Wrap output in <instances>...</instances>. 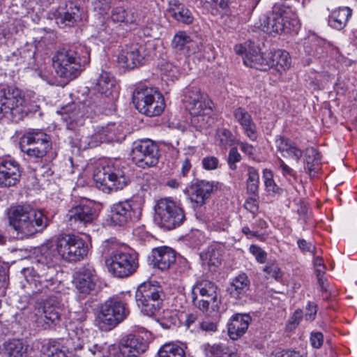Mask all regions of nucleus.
Masks as SVG:
<instances>
[{
    "instance_id": "obj_16",
    "label": "nucleus",
    "mask_w": 357,
    "mask_h": 357,
    "mask_svg": "<svg viewBox=\"0 0 357 357\" xmlns=\"http://www.w3.org/2000/svg\"><path fill=\"white\" fill-rule=\"evenodd\" d=\"M97 215L94 203L84 199L68 211L66 220L73 229H76L91 224Z\"/></svg>"
},
{
    "instance_id": "obj_49",
    "label": "nucleus",
    "mask_w": 357,
    "mask_h": 357,
    "mask_svg": "<svg viewBox=\"0 0 357 357\" xmlns=\"http://www.w3.org/2000/svg\"><path fill=\"white\" fill-rule=\"evenodd\" d=\"M264 271L267 274L268 278H273L278 280L282 277L280 268L276 264H268L264 268Z\"/></svg>"
},
{
    "instance_id": "obj_27",
    "label": "nucleus",
    "mask_w": 357,
    "mask_h": 357,
    "mask_svg": "<svg viewBox=\"0 0 357 357\" xmlns=\"http://www.w3.org/2000/svg\"><path fill=\"white\" fill-rule=\"evenodd\" d=\"M151 257V263L153 266L161 271L169 269L176 261L174 251L168 247H160L153 249Z\"/></svg>"
},
{
    "instance_id": "obj_45",
    "label": "nucleus",
    "mask_w": 357,
    "mask_h": 357,
    "mask_svg": "<svg viewBox=\"0 0 357 357\" xmlns=\"http://www.w3.org/2000/svg\"><path fill=\"white\" fill-rule=\"evenodd\" d=\"M172 16L178 21L189 24L192 22L193 17L190 11L185 8H178L174 10Z\"/></svg>"
},
{
    "instance_id": "obj_60",
    "label": "nucleus",
    "mask_w": 357,
    "mask_h": 357,
    "mask_svg": "<svg viewBox=\"0 0 357 357\" xmlns=\"http://www.w3.org/2000/svg\"><path fill=\"white\" fill-rule=\"evenodd\" d=\"M297 244L298 248L303 252H310L313 253L315 249L314 246H313L310 242L306 241L303 238L298 239L297 241Z\"/></svg>"
},
{
    "instance_id": "obj_5",
    "label": "nucleus",
    "mask_w": 357,
    "mask_h": 357,
    "mask_svg": "<svg viewBox=\"0 0 357 357\" xmlns=\"http://www.w3.org/2000/svg\"><path fill=\"white\" fill-rule=\"evenodd\" d=\"M259 27L268 34L289 33L297 32L300 23L296 13L290 7L282 4L275 6L269 15L261 17Z\"/></svg>"
},
{
    "instance_id": "obj_15",
    "label": "nucleus",
    "mask_w": 357,
    "mask_h": 357,
    "mask_svg": "<svg viewBox=\"0 0 357 357\" xmlns=\"http://www.w3.org/2000/svg\"><path fill=\"white\" fill-rule=\"evenodd\" d=\"M131 157L133 162L141 168L155 166L160 158L159 147L149 139L135 142L132 146Z\"/></svg>"
},
{
    "instance_id": "obj_47",
    "label": "nucleus",
    "mask_w": 357,
    "mask_h": 357,
    "mask_svg": "<svg viewBox=\"0 0 357 357\" xmlns=\"http://www.w3.org/2000/svg\"><path fill=\"white\" fill-rule=\"evenodd\" d=\"M9 285V278L6 268L0 264V296H4Z\"/></svg>"
},
{
    "instance_id": "obj_17",
    "label": "nucleus",
    "mask_w": 357,
    "mask_h": 357,
    "mask_svg": "<svg viewBox=\"0 0 357 357\" xmlns=\"http://www.w3.org/2000/svg\"><path fill=\"white\" fill-rule=\"evenodd\" d=\"M51 145L50 136L42 131L29 132L20 139L22 151L36 158L44 157Z\"/></svg>"
},
{
    "instance_id": "obj_50",
    "label": "nucleus",
    "mask_w": 357,
    "mask_h": 357,
    "mask_svg": "<svg viewBox=\"0 0 357 357\" xmlns=\"http://www.w3.org/2000/svg\"><path fill=\"white\" fill-rule=\"evenodd\" d=\"M126 8L123 7H116L112 9L111 12V20L119 26H121V22L123 21V15H125Z\"/></svg>"
},
{
    "instance_id": "obj_22",
    "label": "nucleus",
    "mask_w": 357,
    "mask_h": 357,
    "mask_svg": "<svg viewBox=\"0 0 357 357\" xmlns=\"http://www.w3.org/2000/svg\"><path fill=\"white\" fill-rule=\"evenodd\" d=\"M147 56L145 45L134 43L121 50L118 56V62L124 68L133 69L143 65Z\"/></svg>"
},
{
    "instance_id": "obj_31",
    "label": "nucleus",
    "mask_w": 357,
    "mask_h": 357,
    "mask_svg": "<svg viewBox=\"0 0 357 357\" xmlns=\"http://www.w3.org/2000/svg\"><path fill=\"white\" fill-rule=\"evenodd\" d=\"M172 47L177 51H183L185 54H194L199 50L197 43L185 31L175 34L172 41Z\"/></svg>"
},
{
    "instance_id": "obj_35",
    "label": "nucleus",
    "mask_w": 357,
    "mask_h": 357,
    "mask_svg": "<svg viewBox=\"0 0 357 357\" xmlns=\"http://www.w3.org/2000/svg\"><path fill=\"white\" fill-rule=\"evenodd\" d=\"M96 90L106 97L112 95L117 91L116 79L109 73L102 71L97 79Z\"/></svg>"
},
{
    "instance_id": "obj_61",
    "label": "nucleus",
    "mask_w": 357,
    "mask_h": 357,
    "mask_svg": "<svg viewBox=\"0 0 357 357\" xmlns=\"http://www.w3.org/2000/svg\"><path fill=\"white\" fill-rule=\"evenodd\" d=\"M271 357H302V356L296 351L284 350L272 354Z\"/></svg>"
},
{
    "instance_id": "obj_25",
    "label": "nucleus",
    "mask_w": 357,
    "mask_h": 357,
    "mask_svg": "<svg viewBox=\"0 0 357 357\" xmlns=\"http://www.w3.org/2000/svg\"><path fill=\"white\" fill-rule=\"evenodd\" d=\"M234 121L238 123L245 135L252 141L257 138V129L251 114L243 107H237L232 111Z\"/></svg>"
},
{
    "instance_id": "obj_55",
    "label": "nucleus",
    "mask_w": 357,
    "mask_h": 357,
    "mask_svg": "<svg viewBox=\"0 0 357 357\" xmlns=\"http://www.w3.org/2000/svg\"><path fill=\"white\" fill-rule=\"evenodd\" d=\"M311 344L314 348L319 349L321 347L324 337L323 335L320 332L312 333L310 336Z\"/></svg>"
},
{
    "instance_id": "obj_29",
    "label": "nucleus",
    "mask_w": 357,
    "mask_h": 357,
    "mask_svg": "<svg viewBox=\"0 0 357 357\" xmlns=\"http://www.w3.org/2000/svg\"><path fill=\"white\" fill-rule=\"evenodd\" d=\"M214 185L212 182L204 180L197 181L191 186L190 199L192 202L202 206L211 197Z\"/></svg>"
},
{
    "instance_id": "obj_28",
    "label": "nucleus",
    "mask_w": 357,
    "mask_h": 357,
    "mask_svg": "<svg viewBox=\"0 0 357 357\" xmlns=\"http://www.w3.org/2000/svg\"><path fill=\"white\" fill-rule=\"evenodd\" d=\"M251 317L247 314H236L233 315L227 324L228 334L231 339L237 340L248 330Z\"/></svg>"
},
{
    "instance_id": "obj_63",
    "label": "nucleus",
    "mask_w": 357,
    "mask_h": 357,
    "mask_svg": "<svg viewBox=\"0 0 357 357\" xmlns=\"http://www.w3.org/2000/svg\"><path fill=\"white\" fill-rule=\"evenodd\" d=\"M202 330L206 332H214L217 331V325L211 321H204L200 324Z\"/></svg>"
},
{
    "instance_id": "obj_11",
    "label": "nucleus",
    "mask_w": 357,
    "mask_h": 357,
    "mask_svg": "<svg viewBox=\"0 0 357 357\" xmlns=\"http://www.w3.org/2000/svg\"><path fill=\"white\" fill-rule=\"evenodd\" d=\"M25 102L22 91L15 86L0 85V114L17 121L23 117Z\"/></svg>"
},
{
    "instance_id": "obj_64",
    "label": "nucleus",
    "mask_w": 357,
    "mask_h": 357,
    "mask_svg": "<svg viewBox=\"0 0 357 357\" xmlns=\"http://www.w3.org/2000/svg\"><path fill=\"white\" fill-rule=\"evenodd\" d=\"M245 208L252 213H255L258 210V206L256 200L253 198L248 199L245 202Z\"/></svg>"
},
{
    "instance_id": "obj_46",
    "label": "nucleus",
    "mask_w": 357,
    "mask_h": 357,
    "mask_svg": "<svg viewBox=\"0 0 357 357\" xmlns=\"http://www.w3.org/2000/svg\"><path fill=\"white\" fill-rule=\"evenodd\" d=\"M14 28L10 24L0 26V45L12 40Z\"/></svg>"
},
{
    "instance_id": "obj_21",
    "label": "nucleus",
    "mask_w": 357,
    "mask_h": 357,
    "mask_svg": "<svg viewBox=\"0 0 357 357\" xmlns=\"http://www.w3.org/2000/svg\"><path fill=\"white\" fill-rule=\"evenodd\" d=\"M56 23L62 26H73L82 20V12L75 3L61 2L58 8L52 11Z\"/></svg>"
},
{
    "instance_id": "obj_12",
    "label": "nucleus",
    "mask_w": 357,
    "mask_h": 357,
    "mask_svg": "<svg viewBox=\"0 0 357 357\" xmlns=\"http://www.w3.org/2000/svg\"><path fill=\"white\" fill-rule=\"evenodd\" d=\"M128 314L129 310L125 303L117 298H110L100 305L96 321L102 331H110Z\"/></svg>"
},
{
    "instance_id": "obj_34",
    "label": "nucleus",
    "mask_w": 357,
    "mask_h": 357,
    "mask_svg": "<svg viewBox=\"0 0 357 357\" xmlns=\"http://www.w3.org/2000/svg\"><path fill=\"white\" fill-rule=\"evenodd\" d=\"M352 10L349 7L339 8L333 10L328 16V25L336 30H342L351 17Z\"/></svg>"
},
{
    "instance_id": "obj_59",
    "label": "nucleus",
    "mask_w": 357,
    "mask_h": 357,
    "mask_svg": "<svg viewBox=\"0 0 357 357\" xmlns=\"http://www.w3.org/2000/svg\"><path fill=\"white\" fill-rule=\"evenodd\" d=\"M236 144L240 146L241 150L246 155L251 156L255 154V149L253 146L246 142H240L238 140L236 142Z\"/></svg>"
},
{
    "instance_id": "obj_10",
    "label": "nucleus",
    "mask_w": 357,
    "mask_h": 357,
    "mask_svg": "<svg viewBox=\"0 0 357 357\" xmlns=\"http://www.w3.org/2000/svg\"><path fill=\"white\" fill-rule=\"evenodd\" d=\"M154 219L161 227L167 229H175L185 220L183 208L170 198L159 199L154 207Z\"/></svg>"
},
{
    "instance_id": "obj_43",
    "label": "nucleus",
    "mask_w": 357,
    "mask_h": 357,
    "mask_svg": "<svg viewBox=\"0 0 357 357\" xmlns=\"http://www.w3.org/2000/svg\"><path fill=\"white\" fill-rule=\"evenodd\" d=\"M305 157L307 163L306 169L310 172L314 170V166L320 163L321 155L316 149L310 147L305 151Z\"/></svg>"
},
{
    "instance_id": "obj_1",
    "label": "nucleus",
    "mask_w": 357,
    "mask_h": 357,
    "mask_svg": "<svg viewBox=\"0 0 357 357\" xmlns=\"http://www.w3.org/2000/svg\"><path fill=\"white\" fill-rule=\"evenodd\" d=\"M88 252V245L81 237L70 234L56 236L38 248L33 266L22 270L24 281L20 282L21 288L30 297L56 291L59 285L56 278L57 257L76 262L84 259Z\"/></svg>"
},
{
    "instance_id": "obj_52",
    "label": "nucleus",
    "mask_w": 357,
    "mask_h": 357,
    "mask_svg": "<svg viewBox=\"0 0 357 357\" xmlns=\"http://www.w3.org/2000/svg\"><path fill=\"white\" fill-rule=\"evenodd\" d=\"M249 250L259 263L264 264L266 261V253L260 247L251 245Z\"/></svg>"
},
{
    "instance_id": "obj_42",
    "label": "nucleus",
    "mask_w": 357,
    "mask_h": 357,
    "mask_svg": "<svg viewBox=\"0 0 357 357\" xmlns=\"http://www.w3.org/2000/svg\"><path fill=\"white\" fill-rule=\"evenodd\" d=\"M212 112H208V114H204L200 112L199 114H191V123L197 128H206L209 126L213 121L211 117Z\"/></svg>"
},
{
    "instance_id": "obj_62",
    "label": "nucleus",
    "mask_w": 357,
    "mask_h": 357,
    "mask_svg": "<svg viewBox=\"0 0 357 357\" xmlns=\"http://www.w3.org/2000/svg\"><path fill=\"white\" fill-rule=\"evenodd\" d=\"M40 76L42 79L45 80L47 83L50 84H54L56 82V77L53 73H49L45 69L41 70L39 73Z\"/></svg>"
},
{
    "instance_id": "obj_24",
    "label": "nucleus",
    "mask_w": 357,
    "mask_h": 357,
    "mask_svg": "<svg viewBox=\"0 0 357 357\" xmlns=\"http://www.w3.org/2000/svg\"><path fill=\"white\" fill-rule=\"evenodd\" d=\"M84 341L77 334H70V337L62 346H49V357H75V351L83 347Z\"/></svg>"
},
{
    "instance_id": "obj_58",
    "label": "nucleus",
    "mask_w": 357,
    "mask_h": 357,
    "mask_svg": "<svg viewBox=\"0 0 357 357\" xmlns=\"http://www.w3.org/2000/svg\"><path fill=\"white\" fill-rule=\"evenodd\" d=\"M206 351L209 357H218L222 353V348L219 344L208 345Z\"/></svg>"
},
{
    "instance_id": "obj_8",
    "label": "nucleus",
    "mask_w": 357,
    "mask_h": 357,
    "mask_svg": "<svg viewBox=\"0 0 357 357\" xmlns=\"http://www.w3.org/2000/svg\"><path fill=\"white\" fill-rule=\"evenodd\" d=\"M132 102L135 108L147 116L160 115L165 103L162 95L153 88L137 86L132 93Z\"/></svg>"
},
{
    "instance_id": "obj_44",
    "label": "nucleus",
    "mask_w": 357,
    "mask_h": 357,
    "mask_svg": "<svg viewBox=\"0 0 357 357\" xmlns=\"http://www.w3.org/2000/svg\"><path fill=\"white\" fill-rule=\"evenodd\" d=\"M204 260L209 266H218L221 263L220 251L214 248H209L205 254Z\"/></svg>"
},
{
    "instance_id": "obj_53",
    "label": "nucleus",
    "mask_w": 357,
    "mask_h": 357,
    "mask_svg": "<svg viewBox=\"0 0 357 357\" xmlns=\"http://www.w3.org/2000/svg\"><path fill=\"white\" fill-rule=\"evenodd\" d=\"M293 144L284 137H278L275 140V146L278 151L283 155Z\"/></svg>"
},
{
    "instance_id": "obj_4",
    "label": "nucleus",
    "mask_w": 357,
    "mask_h": 357,
    "mask_svg": "<svg viewBox=\"0 0 357 357\" xmlns=\"http://www.w3.org/2000/svg\"><path fill=\"white\" fill-rule=\"evenodd\" d=\"M125 170L119 161H102L94 169L93 178L98 189L109 193L128 184L130 178Z\"/></svg>"
},
{
    "instance_id": "obj_19",
    "label": "nucleus",
    "mask_w": 357,
    "mask_h": 357,
    "mask_svg": "<svg viewBox=\"0 0 357 357\" xmlns=\"http://www.w3.org/2000/svg\"><path fill=\"white\" fill-rule=\"evenodd\" d=\"M141 208L132 199L114 204L111 209L110 220L114 225L124 226L134 219H138Z\"/></svg>"
},
{
    "instance_id": "obj_36",
    "label": "nucleus",
    "mask_w": 357,
    "mask_h": 357,
    "mask_svg": "<svg viewBox=\"0 0 357 357\" xmlns=\"http://www.w3.org/2000/svg\"><path fill=\"white\" fill-rule=\"evenodd\" d=\"M101 138L105 142H120L124 139L123 128L121 125L116 123H108L105 126L98 128Z\"/></svg>"
},
{
    "instance_id": "obj_20",
    "label": "nucleus",
    "mask_w": 357,
    "mask_h": 357,
    "mask_svg": "<svg viewBox=\"0 0 357 357\" xmlns=\"http://www.w3.org/2000/svg\"><path fill=\"white\" fill-rule=\"evenodd\" d=\"M148 342L141 335L128 334L121 337L114 357H139L148 349Z\"/></svg>"
},
{
    "instance_id": "obj_37",
    "label": "nucleus",
    "mask_w": 357,
    "mask_h": 357,
    "mask_svg": "<svg viewBox=\"0 0 357 357\" xmlns=\"http://www.w3.org/2000/svg\"><path fill=\"white\" fill-rule=\"evenodd\" d=\"M158 357H185L184 349L176 343L163 344L158 352Z\"/></svg>"
},
{
    "instance_id": "obj_9",
    "label": "nucleus",
    "mask_w": 357,
    "mask_h": 357,
    "mask_svg": "<svg viewBox=\"0 0 357 357\" xmlns=\"http://www.w3.org/2000/svg\"><path fill=\"white\" fill-rule=\"evenodd\" d=\"M162 288L158 282H146L137 287L135 301L144 314L153 317L162 307Z\"/></svg>"
},
{
    "instance_id": "obj_39",
    "label": "nucleus",
    "mask_w": 357,
    "mask_h": 357,
    "mask_svg": "<svg viewBox=\"0 0 357 357\" xmlns=\"http://www.w3.org/2000/svg\"><path fill=\"white\" fill-rule=\"evenodd\" d=\"M217 139L219 142V145L227 149L229 146L236 144L238 140L232 134L231 131L227 128H220L217 130Z\"/></svg>"
},
{
    "instance_id": "obj_38",
    "label": "nucleus",
    "mask_w": 357,
    "mask_h": 357,
    "mask_svg": "<svg viewBox=\"0 0 357 357\" xmlns=\"http://www.w3.org/2000/svg\"><path fill=\"white\" fill-rule=\"evenodd\" d=\"M123 21L121 22V26L129 29L137 27L142 22L140 15L134 8L126 9L125 15H123Z\"/></svg>"
},
{
    "instance_id": "obj_18",
    "label": "nucleus",
    "mask_w": 357,
    "mask_h": 357,
    "mask_svg": "<svg viewBox=\"0 0 357 357\" xmlns=\"http://www.w3.org/2000/svg\"><path fill=\"white\" fill-rule=\"evenodd\" d=\"M183 102L190 114L212 112L211 100L197 86H189L184 89Z\"/></svg>"
},
{
    "instance_id": "obj_23",
    "label": "nucleus",
    "mask_w": 357,
    "mask_h": 357,
    "mask_svg": "<svg viewBox=\"0 0 357 357\" xmlns=\"http://www.w3.org/2000/svg\"><path fill=\"white\" fill-rule=\"evenodd\" d=\"M21 176L20 165L10 157L0 158V187L15 185Z\"/></svg>"
},
{
    "instance_id": "obj_48",
    "label": "nucleus",
    "mask_w": 357,
    "mask_h": 357,
    "mask_svg": "<svg viewBox=\"0 0 357 357\" xmlns=\"http://www.w3.org/2000/svg\"><path fill=\"white\" fill-rule=\"evenodd\" d=\"M241 160V155L238 152L236 148H231L229 152L227 162L229 168L232 170H235L236 169V162H240Z\"/></svg>"
},
{
    "instance_id": "obj_54",
    "label": "nucleus",
    "mask_w": 357,
    "mask_h": 357,
    "mask_svg": "<svg viewBox=\"0 0 357 357\" xmlns=\"http://www.w3.org/2000/svg\"><path fill=\"white\" fill-rule=\"evenodd\" d=\"M302 155L303 151L293 144L282 155L284 157L291 158L296 160V162H298Z\"/></svg>"
},
{
    "instance_id": "obj_13",
    "label": "nucleus",
    "mask_w": 357,
    "mask_h": 357,
    "mask_svg": "<svg viewBox=\"0 0 357 357\" xmlns=\"http://www.w3.org/2000/svg\"><path fill=\"white\" fill-rule=\"evenodd\" d=\"M217 285L208 280H199L192 288V301L195 306L202 312L210 308L218 311L221 304L220 297L217 292Z\"/></svg>"
},
{
    "instance_id": "obj_30",
    "label": "nucleus",
    "mask_w": 357,
    "mask_h": 357,
    "mask_svg": "<svg viewBox=\"0 0 357 357\" xmlns=\"http://www.w3.org/2000/svg\"><path fill=\"white\" fill-rule=\"evenodd\" d=\"M80 106V104L72 102L61 108L62 119L66 123L68 129L74 130L82 123L83 113L81 112Z\"/></svg>"
},
{
    "instance_id": "obj_26",
    "label": "nucleus",
    "mask_w": 357,
    "mask_h": 357,
    "mask_svg": "<svg viewBox=\"0 0 357 357\" xmlns=\"http://www.w3.org/2000/svg\"><path fill=\"white\" fill-rule=\"evenodd\" d=\"M95 270L89 266L81 267L75 273V284L77 290L83 294H89L95 287Z\"/></svg>"
},
{
    "instance_id": "obj_32",
    "label": "nucleus",
    "mask_w": 357,
    "mask_h": 357,
    "mask_svg": "<svg viewBox=\"0 0 357 357\" xmlns=\"http://www.w3.org/2000/svg\"><path fill=\"white\" fill-rule=\"evenodd\" d=\"M250 282L245 273H241L232 279L227 291L231 297L241 299L250 289Z\"/></svg>"
},
{
    "instance_id": "obj_14",
    "label": "nucleus",
    "mask_w": 357,
    "mask_h": 357,
    "mask_svg": "<svg viewBox=\"0 0 357 357\" xmlns=\"http://www.w3.org/2000/svg\"><path fill=\"white\" fill-rule=\"evenodd\" d=\"M34 321L37 326L45 330L52 329L61 321L60 301L57 296L51 295L34 310Z\"/></svg>"
},
{
    "instance_id": "obj_7",
    "label": "nucleus",
    "mask_w": 357,
    "mask_h": 357,
    "mask_svg": "<svg viewBox=\"0 0 357 357\" xmlns=\"http://www.w3.org/2000/svg\"><path fill=\"white\" fill-rule=\"evenodd\" d=\"M243 63L250 68L259 70L266 71L274 68L278 72H282L289 68L291 59L285 50H276L268 53H261L259 50L255 48L246 52Z\"/></svg>"
},
{
    "instance_id": "obj_41",
    "label": "nucleus",
    "mask_w": 357,
    "mask_h": 357,
    "mask_svg": "<svg viewBox=\"0 0 357 357\" xmlns=\"http://www.w3.org/2000/svg\"><path fill=\"white\" fill-rule=\"evenodd\" d=\"M248 180H247V189L248 191L255 195L258 192L259 183V175L256 169L252 167H248Z\"/></svg>"
},
{
    "instance_id": "obj_6",
    "label": "nucleus",
    "mask_w": 357,
    "mask_h": 357,
    "mask_svg": "<svg viewBox=\"0 0 357 357\" xmlns=\"http://www.w3.org/2000/svg\"><path fill=\"white\" fill-rule=\"evenodd\" d=\"M116 245L105 241L102 247L104 253H109L105 264L109 273L117 278H126L136 272L139 267L138 256L135 252L115 249Z\"/></svg>"
},
{
    "instance_id": "obj_33",
    "label": "nucleus",
    "mask_w": 357,
    "mask_h": 357,
    "mask_svg": "<svg viewBox=\"0 0 357 357\" xmlns=\"http://www.w3.org/2000/svg\"><path fill=\"white\" fill-rule=\"evenodd\" d=\"M29 345L20 339H12L5 342L2 352L6 357H28Z\"/></svg>"
},
{
    "instance_id": "obj_57",
    "label": "nucleus",
    "mask_w": 357,
    "mask_h": 357,
    "mask_svg": "<svg viewBox=\"0 0 357 357\" xmlns=\"http://www.w3.org/2000/svg\"><path fill=\"white\" fill-rule=\"evenodd\" d=\"M279 168L284 176L295 177V172L290 167H289L282 159L279 160Z\"/></svg>"
},
{
    "instance_id": "obj_56",
    "label": "nucleus",
    "mask_w": 357,
    "mask_h": 357,
    "mask_svg": "<svg viewBox=\"0 0 357 357\" xmlns=\"http://www.w3.org/2000/svg\"><path fill=\"white\" fill-rule=\"evenodd\" d=\"M266 191L272 195H279L282 192V189L275 183L274 180L269 181L265 183Z\"/></svg>"
},
{
    "instance_id": "obj_40",
    "label": "nucleus",
    "mask_w": 357,
    "mask_h": 357,
    "mask_svg": "<svg viewBox=\"0 0 357 357\" xmlns=\"http://www.w3.org/2000/svg\"><path fill=\"white\" fill-rule=\"evenodd\" d=\"M100 132L97 128L94 134L91 136H82L80 139L79 149H86L98 146L100 144L105 142L101 137Z\"/></svg>"
},
{
    "instance_id": "obj_51",
    "label": "nucleus",
    "mask_w": 357,
    "mask_h": 357,
    "mask_svg": "<svg viewBox=\"0 0 357 357\" xmlns=\"http://www.w3.org/2000/svg\"><path fill=\"white\" fill-rule=\"evenodd\" d=\"M202 165L206 170H214L218 167L219 160L215 156H206L202 159Z\"/></svg>"
},
{
    "instance_id": "obj_3",
    "label": "nucleus",
    "mask_w": 357,
    "mask_h": 357,
    "mask_svg": "<svg viewBox=\"0 0 357 357\" xmlns=\"http://www.w3.org/2000/svg\"><path fill=\"white\" fill-rule=\"evenodd\" d=\"M10 225L24 236H31L42 231L49 225V220L40 210L30 205H18L9 209Z\"/></svg>"
},
{
    "instance_id": "obj_2",
    "label": "nucleus",
    "mask_w": 357,
    "mask_h": 357,
    "mask_svg": "<svg viewBox=\"0 0 357 357\" xmlns=\"http://www.w3.org/2000/svg\"><path fill=\"white\" fill-rule=\"evenodd\" d=\"M52 66L59 77L76 78L89 62V51L82 45L59 50L52 57Z\"/></svg>"
}]
</instances>
